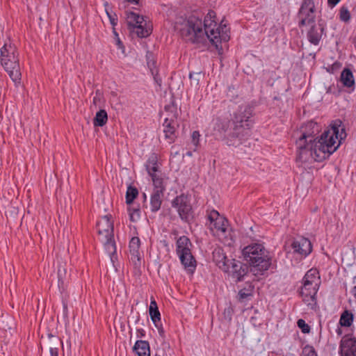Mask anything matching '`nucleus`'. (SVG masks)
Segmentation results:
<instances>
[{"label":"nucleus","mask_w":356,"mask_h":356,"mask_svg":"<svg viewBox=\"0 0 356 356\" xmlns=\"http://www.w3.org/2000/svg\"><path fill=\"white\" fill-rule=\"evenodd\" d=\"M340 64L339 63H335L332 66V71L330 72L333 73L334 70H337L339 67ZM328 72H330V70H327Z\"/></svg>","instance_id":"50"},{"label":"nucleus","mask_w":356,"mask_h":356,"mask_svg":"<svg viewBox=\"0 0 356 356\" xmlns=\"http://www.w3.org/2000/svg\"><path fill=\"white\" fill-rule=\"evenodd\" d=\"M48 337L49 339L51 340V342L49 343V352L51 354V356H58V348L56 347L58 341H60L59 339L51 334H48Z\"/></svg>","instance_id":"33"},{"label":"nucleus","mask_w":356,"mask_h":356,"mask_svg":"<svg viewBox=\"0 0 356 356\" xmlns=\"http://www.w3.org/2000/svg\"><path fill=\"white\" fill-rule=\"evenodd\" d=\"M353 314L348 310H345L341 315L339 324L342 327H350L353 322Z\"/></svg>","instance_id":"30"},{"label":"nucleus","mask_w":356,"mask_h":356,"mask_svg":"<svg viewBox=\"0 0 356 356\" xmlns=\"http://www.w3.org/2000/svg\"><path fill=\"white\" fill-rule=\"evenodd\" d=\"M249 268L250 269V266L249 267L247 264L239 261L232 259V261H230L232 276L234 279H236V282L243 280V277L248 274Z\"/></svg>","instance_id":"15"},{"label":"nucleus","mask_w":356,"mask_h":356,"mask_svg":"<svg viewBox=\"0 0 356 356\" xmlns=\"http://www.w3.org/2000/svg\"><path fill=\"white\" fill-rule=\"evenodd\" d=\"M211 223H213V227L222 233H225L227 229V220L220 216L219 213L216 211H212L208 216Z\"/></svg>","instance_id":"19"},{"label":"nucleus","mask_w":356,"mask_h":356,"mask_svg":"<svg viewBox=\"0 0 356 356\" xmlns=\"http://www.w3.org/2000/svg\"><path fill=\"white\" fill-rule=\"evenodd\" d=\"M224 22L225 19H223L219 25L217 23L213 24L212 22L211 24H205V26L207 27L208 39L219 51L222 50L221 47L219 49V44L222 41L227 42L230 38L229 28Z\"/></svg>","instance_id":"9"},{"label":"nucleus","mask_w":356,"mask_h":356,"mask_svg":"<svg viewBox=\"0 0 356 356\" xmlns=\"http://www.w3.org/2000/svg\"><path fill=\"white\" fill-rule=\"evenodd\" d=\"M299 26L315 22L316 8L314 0H303L298 11Z\"/></svg>","instance_id":"12"},{"label":"nucleus","mask_w":356,"mask_h":356,"mask_svg":"<svg viewBox=\"0 0 356 356\" xmlns=\"http://www.w3.org/2000/svg\"><path fill=\"white\" fill-rule=\"evenodd\" d=\"M341 356H356V339L344 336L340 343Z\"/></svg>","instance_id":"14"},{"label":"nucleus","mask_w":356,"mask_h":356,"mask_svg":"<svg viewBox=\"0 0 356 356\" xmlns=\"http://www.w3.org/2000/svg\"><path fill=\"white\" fill-rule=\"evenodd\" d=\"M254 286L252 284H248V287L241 289L238 292V299L243 301L245 298L252 296L253 293Z\"/></svg>","instance_id":"34"},{"label":"nucleus","mask_w":356,"mask_h":356,"mask_svg":"<svg viewBox=\"0 0 356 356\" xmlns=\"http://www.w3.org/2000/svg\"><path fill=\"white\" fill-rule=\"evenodd\" d=\"M324 31V26L320 21L318 24L312 25L307 34L309 42L314 45H318L322 38Z\"/></svg>","instance_id":"18"},{"label":"nucleus","mask_w":356,"mask_h":356,"mask_svg":"<svg viewBox=\"0 0 356 356\" xmlns=\"http://www.w3.org/2000/svg\"><path fill=\"white\" fill-rule=\"evenodd\" d=\"M164 108L166 112L164 122H177L178 113L177 106L172 104L166 105Z\"/></svg>","instance_id":"26"},{"label":"nucleus","mask_w":356,"mask_h":356,"mask_svg":"<svg viewBox=\"0 0 356 356\" xmlns=\"http://www.w3.org/2000/svg\"><path fill=\"white\" fill-rule=\"evenodd\" d=\"M1 64L11 80L17 85L20 83L21 72L17 48L10 41L5 42L1 48Z\"/></svg>","instance_id":"4"},{"label":"nucleus","mask_w":356,"mask_h":356,"mask_svg":"<svg viewBox=\"0 0 356 356\" xmlns=\"http://www.w3.org/2000/svg\"><path fill=\"white\" fill-rule=\"evenodd\" d=\"M97 228L99 235L102 237L101 240L104 243L106 250L113 261V255L116 252L115 244L113 241V224L108 216H105L97 222Z\"/></svg>","instance_id":"7"},{"label":"nucleus","mask_w":356,"mask_h":356,"mask_svg":"<svg viewBox=\"0 0 356 356\" xmlns=\"http://www.w3.org/2000/svg\"><path fill=\"white\" fill-rule=\"evenodd\" d=\"M172 207L177 209L181 219L189 222L193 218V211L190 200L184 194L177 196L172 202Z\"/></svg>","instance_id":"11"},{"label":"nucleus","mask_w":356,"mask_h":356,"mask_svg":"<svg viewBox=\"0 0 356 356\" xmlns=\"http://www.w3.org/2000/svg\"><path fill=\"white\" fill-rule=\"evenodd\" d=\"M200 133L199 131H194L192 133L191 138H192V143L194 145L195 147H197L199 145V138H200Z\"/></svg>","instance_id":"42"},{"label":"nucleus","mask_w":356,"mask_h":356,"mask_svg":"<svg viewBox=\"0 0 356 356\" xmlns=\"http://www.w3.org/2000/svg\"><path fill=\"white\" fill-rule=\"evenodd\" d=\"M133 350L138 356H150L149 345L147 341H137Z\"/></svg>","instance_id":"22"},{"label":"nucleus","mask_w":356,"mask_h":356,"mask_svg":"<svg viewBox=\"0 0 356 356\" xmlns=\"http://www.w3.org/2000/svg\"><path fill=\"white\" fill-rule=\"evenodd\" d=\"M340 81L345 87L350 88L355 85V79L352 71L349 68H344L341 72Z\"/></svg>","instance_id":"24"},{"label":"nucleus","mask_w":356,"mask_h":356,"mask_svg":"<svg viewBox=\"0 0 356 356\" xmlns=\"http://www.w3.org/2000/svg\"><path fill=\"white\" fill-rule=\"evenodd\" d=\"M140 241L138 237H133L129 242V251L131 254V260L134 265L140 264V253L139 251Z\"/></svg>","instance_id":"20"},{"label":"nucleus","mask_w":356,"mask_h":356,"mask_svg":"<svg viewBox=\"0 0 356 356\" xmlns=\"http://www.w3.org/2000/svg\"><path fill=\"white\" fill-rule=\"evenodd\" d=\"M179 32L183 39L192 43H201L208 39L207 27L204 29L202 19L194 16L184 21Z\"/></svg>","instance_id":"5"},{"label":"nucleus","mask_w":356,"mask_h":356,"mask_svg":"<svg viewBox=\"0 0 356 356\" xmlns=\"http://www.w3.org/2000/svg\"><path fill=\"white\" fill-rule=\"evenodd\" d=\"M339 18L344 22H349L350 19V14L348 9L346 7H341L339 10Z\"/></svg>","instance_id":"35"},{"label":"nucleus","mask_w":356,"mask_h":356,"mask_svg":"<svg viewBox=\"0 0 356 356\" xmlns=\"http://www.w3.org/2000/svg\"><path fill=\"white\" fill-rule=\"evenodd\" d=\"M147 66L149 68L151 72L153 71L158 70L156 69V61L153 58H150L149 56H147Z\"/></svg>","instance_id":"43"},{"label":"nucleus","mask_w":356,"mask_h":356,"mask_svg":"<svg viewBox=\"0 0 356 356\" xmlns=\"http://www.w3.org/2000/svg\"><path fill=\"white\" fill-rule=\"evenodd\" d=\"M149 315L153 323L156 325L157 321L161 320V314L159 309L149 310Z\"/></svg>","instance_id":"40"},{"label":"nucleus","mask_w":356,"mask_h":356,"mask_svg":"<svg viewBox=\"0 0 356 356\" xmlns=\"http://www.w3.org/2000/svg\"><path fill=\"white\" fill-rule=\"evenodd\" d=\"M319 279L318 271L315 268H312L305 275L302 283H307V284L309 283V284L314 286H319Z\"/></svg>","instance_id":"23"},{"label":"nucleus","mask_w":356,"mask_h":356,"mask_svg":"<svg viewBox=\"0 0 356 356\" xmlns=\"http://www.w3.org/2000/svg\"><path fill=\"white\" fill-rule=\"evenodd\" d=\"M201 77L200 73H190L189 79L191 85L195 88L199 85L200 79Z\"/></svg>","instance_id":"37"},{"label":"nucleus","mask_w":356,"mask_h":356,"mask_svg":"<svg viewBox=\"0 0 356 356\" xmlns=\"http://www.w3.org/2000/svg\"><path fill=\"white\" fill-rule=\"evenodd\" d=\"M113 33L115 36V41H116V44L118 46V47L120 49H122L124 48V46H123V44L122 42L120 41V38H119V36H118V33L116 32L115 28H113Z\"/></svg>","instance_id":"45"},{"label":"nucleus","mask_w":356,"mask_h":356,"mask_svg":"<svg viewBox=\"0 0 356 356\" xmlns=\"http://www.w3.org/2000/svg\"><path fill=\"white\" fill-rule=\"evenodd\" d=\"M252 116V107L248 105L241 106L234 113L231 120L218 118L214 131L227 145L237 147L250 136Z\"/></svg>","instance_id":"1"},{"label":"nucleus","mask_w":356,"mask_h":356,"mask_svg":"<svg viewBox=\"0 0 356 356\" xmlns=\"http://www.w3.org/2000/svg\"><path fill=\"white\" fill-rule=\"evenodd\" d=\"M128 19L129 29L139 38H147L152 33V26L147 24L143 16L131 12L128 15Z\"/></svg>","instance_id":"10"},{"label":"nucleus","mask_w":356,"mask_h":356,"mask_svg":"<svg viewBox=\"0 0 356 356\" xmlns=\"http://www.w3.org/2000/svg\"><path fill=\"white\" fill-rule=\"evenodd\" d=\"M152 180L153 184L154 186V191H159V190L161 191V193H163V191H165V186L163 185V178L157 174V172L149 174V175Z\"/></svg>","instance_id":"29"},{"label":"nucleus","mask_w":356,"mask_h":356,"mask_svg":"<svg viewBox=\"0 0 356 356\" xmlns=\"http://www.w3.org/2000/svg\"><path fill=\"white\" fill-rule=\"evenodd\" d=\"M337 333L339 334V335H341L342 334V330L340 327H338L336 330Z\"/></svg>","instance_id":"52"},{"label":"nucleus","mask_w":356,"mask_h":356,"mask_svg":"<svg viewBox=\"0 0 356 356\" xmlns=\"http://www.w3.org/2000/svg\"><path fill=\"white\" fill-rule=\"evenodd\" d=\"M106 14H107L108 17H109V16L113 15V14L110 13L107 10H106Z\"/></svg>","instance_id":"54"},{"label":"nucleus","mask_w":356,"mask_h":356,"mask_svg":"<svg viewBox=\"0 0 356 356\" xmlns=\"http://www.w3.org/2000/svg\"><path fill=\"white\" fill-rule=\"evenodd\" d=\"M108 121V114L104 109H100L97 112L94 119L93 124L95 127H103Z\"/></svg>","instance_id":"27"},{"label":"nucleus","mask_w":356,"mask_h":356,"mask_svg":"<svg viewBox=\"0 0 356 356\" xmlns=\"http://www.w3.org/2000/svg\"><path fill=\"white\" fill-rule=\"evenodd\" d=\"M143 332H144L143 330H141V332H140V334H141V335H143Z\"/></svg>","instance_id":"57"},{"label":"nucleus","mask_w":356,"mask_h":356,"mask_svg":"<svg viewBox=\"0 0 356 356\" xmlns=\"http://www.w3.org/2000/svg\"><path fill=\"white\" fill-rule=\"evenodd\" d=\"M143 332H144L143 330H141V332H140V334H141V335H143Z\"/></svg>","instance_id":"58"},{"label":"nucleus","mask_w":356,"mask_h":356,"mask_svg":"<svg viewBox=\"0 0 356 356\" xmlns=\"http://www.w3.org/2000/svg\"><path fill=\"white\" fill-rule=\"evenodd\" d=\"M138 195V189L136 187L129 186L126 193V203L127 204H131L137 197Z\"/></svg>","instance_id":"32"},{"label":"nucleus","mask_w":356,"mask_h":356,"mask_svg":"<svg viewBox=\"0 0 356 356\" xmlns=\"http://www.w3.org/2000/svg\"><path fill=\"white\" fill-rule=\"evenodd\" d=\"M341 122L339 120L338 122H335L333 124L332 134L334 135L336 139H339V143H341V140L345 139L346 137V133L345 131V129L343 127L341 128Z\"/></svg>","instance_id":"28"},{"label":"nucleus","mask_w":356,"mask_h":356,"mask_svg":"<svg viewBox=\"0 0 356 356\" xmlns=\"http://www.w3.org/2000/svg\"><path fill=\"white\" fill-rule=\"evenodd\" d=\"M152 74L154 77V79L155 81V82L159 86H161V83H162V79L159 76V72L158 70H156V71H153L152 72Z\"/></svg>","instance_id":"44"},{"label":"nucleus","mask_w":356,"mask_h":356,"mask_svg":"<svg viewBox=\"0 0 356 356\" xmlns=\"http://www.w3.org/2000/svg\"><path fill=\"white\" fill-rule=\"evenodd\" d=\"M320 129V126L313 121H309L300 127V136L296 140L297 161L306 163L312 161L313 150L316 147L318 139L316 135Z\"/></svg>","instance_id":"2"},{"label":"nucleus","mask_w":356,"mask_h":356,"mask_svg":"<svg viewBox=\"0 0 356 356\" xmlns=\"http://www.w3.org/2000/svg\"><path fill=\"white\" fill-rule=\"evenodd\" d=\"M163 127L165 138L168 139L170 143L174 142L175 139L177 138L176 132L177 128L179 127L178 122H163Z\"/></svg>","instance_id":"21"},{"label":"nucleus","mask_w":356,"mask_h":356,"mask_svg":"<svg viewBox=\"0 0 356 356\" xmlns=\"http://www.w3.org/2000/svg\"><path fill=\"white\" fill-rule=\"evenodd\" d=\"M163 193H161V191H154L150 198V209L152 212L158 211L162 203V197Z\"/></svg>","instance_id":"25"},{"label":"nucleus","mask_w":356,"mask_h":356,"mask_svg":"<svg viewBox=\"0 0 356 356\" xmlns=\"http://www.w3.org/2000/svg\"><path fill=\"white\" fill-rule=\"evenodd\" d=\"M334 136L333 134H330V131H325L322 134L317 140L316 147L313 150L312 161H322L338 149L340 143L335 145L336 138Z\"/></svg>","instance_id":"6"},{"label":"nucleus","mask_w":356,"mask_h":356,"mask_svg":"<svg viewBox=\"0 0 356 356\" xmlns=\"http://www.w3.org/2000/svg\"><path fill=\"white\" fill-rule=\"evenodd\" d=\"M159 332H160V334H162L163 333V329H162V328L159 329Z\"/></svg>","instance_id":"55"},{"label":"nucleus","mask_w":356,"mask_h":356,"mask_svg":"<svg viewBox=\"0 0 356 356\" xmlns=\"http://www.w3.org/2000/svg\"><path fill=\"white\" fill-rule=\"evenodd\" d=\"M213 260L222 270L225 272L229 271L232 260L227 259L222 248H217L213 251Z\"/></svg>","instance_id":"17"},{"label":"nucleus","mask_w":356,"mask_h":356,"mask_svg":"<svg viewBox=\"0 0 356 356\" xmlns=\"http://www.w3.org/2000/svg\"><path fill=\"white\" fill-rule=\"evenodd\" d=\"M101 99V93L99 90L96 91V96L93 98V103L97 104V102H99Z\"/></svg>","instance_id":"47"},{"label":"nucleus","mask_w":356,"mask_h":356,"mask_svg":"<svg viewBox=\"0 0 356 356\" xmlns=\"http://www.w3.org/2000/svg\"><path fill=\"white\" fill-rule=\"evenodd\" d=\"M158 309L157 304H156L155 300L152 298L151 300L149 310H152V309L154 310V309Z\"/></svg>","instance_id":"48"},{"label":"nucleus","mask_w":356,"mask_h":356,"mask_svg":"<svg viewBox=\"0 0 356 356\" xmlns=\"http://www.w3.org/2000/svg\"><path fill=\"white\" fill-rule=\"evenodd\" d=\"M319 286H314L313 284H307L302 283V286L300 290V295L302 298V301L313 310L317 308L316 293Z\"/></svg>","instance_id":"13"},{"label":"nucleus","mask_w":356,"mask_h":356,"mask_svg":"<svg viewBox=\"0 0 356 356\" xmlns=\"http://www.w3.org/2000/svg\"><path fill=\"white\" fill-rule=\"evenodd\" d=\"M127 2H130L134 3L136 5L138 4L139 0H125Z\"/></svg>","instance_id":"51"},{"label":"nucleus","mask_w":356,"mask_h":356,"mask_svg":"<svg viewBox=\"0 0 356 356\" xmlns=\"http://www.w3.org/2000/svg\"><path fill=\"white\" fill-rule=\"evenodd\" d=\"M341 0H327V3L332 7L336 6Z\"/></svg>","instance_id":"49"},{"label":"nucleus","mask_w":356,"mask_h":356,"mask_svg":"<svg viewBox=\"0 0 356 356\" xmlns=\"http://www.w3.org/2000/svg\"><path fill=\"white\" fill-rule=\"evenodd\" d=\"M157 160V156L155 154H152L149 157L146 164V169L149 175L158 172Z\"/></svg>","instance_id":"31"},{"label":"nucleus","mask_w":356,"mask_h":356,"mask_svg":"<svg viewBox=\"0 0 356 356\" xmlns=\"http://www.w3.org/2000/svg\"><path fill=\"white\" fill-rule=\"evenodd\" d=\"M143 198H144V200H146V198H147V196H146V194H145V193H143Z\"/></svg>","instance_id":"56"},{"label":"nucleus","mask_w":356,"mask_h":356,"mask_svg":"<svg viewBox=\"0 0 356 356\" xmlns=\"http://www.w3.org/2000/svg\"><path fill=\"white\" fill-rule=\"evenodd\" d=\"M297 325L303 333L307 334L310 332L309 325L303 319L298 320Z\"/></svg>","instance_id":"39"},{"label":"nucleus","mask_w":356,"mask_h":356,"mask_svg":"<svg viewBox=\"0 0 356 356\" xmlns=\"http://www.w3.org/2000/svg\"><path fill=\"white\" fill-rule=\"evenodd\" d=\"M109 20H110V22L112 24V26L114 27L117 24V22H118V18L116 17V15L113 14V15L109 16Z\"/></svg>","instance_id":"46"},{"label":"nucleus","mask_w":356,"mask_h":356,"mask_svg":"<svg viewBox=\"0 0 356 356\" xmlns=\"http://www.w3.org/2000/svg\"><path fill=\"white\" fill-rule=\"evenodd\" d=\"M192 243L186 236H180L176 243V252L181 264L190 273H193L196 268V260L191 253Z\"/></svg>","instance_id":"8"},{"label":"nucleus","mask_w":356,"mask_h":356,"mask_svg":"<svg viewBox=\"0 0 356 356\" xmlns=\"http://www.w3.org/2000/svg\"><path fill=\"white\" fill-rule=\"evenodd\" d=\"M352 293H353L354 296L356 298V286L353 287Z\"/></svg>","instance_id":"53"},{"label":"nucleus","mask_w":356,"mask_h":356,"mask_svg":"<svg viewBox=\"0 0 356 356\" xmlns=\"http://www.w3.org/2000/svg\"><path fill=\"white\" fill-rule=\"evenodd\" d=\"M130 220L133 222L138 220L140 218V209L138 208H129Z\"/></svg>","instance_id":"38"},{"label":"nucleus","mask_w":356,"mask_h":356,"mask_svg":"<svg viewBox=\"0 0 356 356\" xmlns=\"http://www.w3.org/2000/svg\"><path fill=\"white\" fill-rule=\"evenodd\" d=\"M303 356H317V353L313 346H306L303 348Z\"/></svg>","instance_id":"41"},{"label":"nucleus","mask_w":356,"mask_h":356,"mask_svg":"<svg viewBox=\"0 0 356 356\" xmlns=\"http://www.w3.org/2000/svg\"><path fill=\"white\" fill-rule=\"evenodd\" d=\"M291 247L294 252L303 256H307L312 250L310 241L305 237H299L293 241Z\"/></svg>","instance_id":"16"},{"label":"nucleus","mask_w":356,"mask_h":356,"mask_svg":"<svg viewBox=\"0 0 356 356\" xmlns=\"http://www.w3.org/2000/svg\"><path fill=\"white\" fill-rule=\"evenodd\" d=\"M242 254L244 259L250 266V271L254 275L263 274L271 264V257L262 244L249 245L243 249Z\"/></svg>","instance_id":"3"},{"label":"nucleus","mask_w":356,"mask_h":356,"mask_svg":"<svg viewBox=\"0 0 356 356\" xmlns=\"http://www.w3.org/2000/svg\"><path fill=\"white\" fill-rule=\"evenodd\" d=\"M215 17L216 13L213 10H209L207 15L205 16L204 22H202L203 29H205V24H211V22L213 24L216 23L214 20Z\"/></svg>","instance_id":"36"}]
</instances>
